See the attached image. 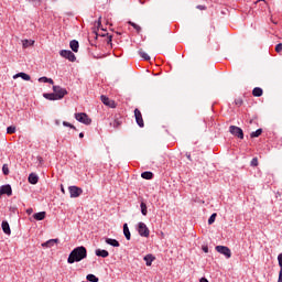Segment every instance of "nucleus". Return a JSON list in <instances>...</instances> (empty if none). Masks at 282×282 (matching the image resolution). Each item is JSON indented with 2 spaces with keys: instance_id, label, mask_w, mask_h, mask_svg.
Listing matches in <instances>:
<instances>
[{
  "instance_id": "nucleus-15",
  "label": "nucleus",
  "mask_w": 282,
  "mask_h": 282,
  "mask_svg": "<svg viewBox=\"0 0 282 282\" xmlns=\"http://www.w3.org/2000/svg\"><path fill=\"white\" fill-rule=\"evenodd\" d=\"M143 261H145V265L150 267L155 261V258L153 254L149 253L144 256Z\"/></svg>"
},
{
  "instance_id": "nucleus-8",
  "label": "nucleus",
  "mask_w": 282,
  "mask_h": 282,
  "mask_svg": "<svg viewBox=\"0 0 282 282\" xmlns=\"http://www.w3.org/2000/svg\"><path fill=\"white\" fill-rule=\"evenodd\" d=\"M68 193L72 198L80 197V195H83V188L73 185L68 187Z\"/></svg>"
},
{
  "instance_id": "nucleus-26",
  "label": "nucleus",
  "mask_w": 282,
  "mask_h": 282,
  "mask_svg": "<svg viewBox=\"0 0 282 282\" xmlns=\"http://www.w3.org/2000/svg\"><path fill=\"white\" fill-rule=\"evenodd\" d=\"M140 208H141V214L143 215V217H147V215L149 214V210H148V207H147V203L141 202Z\"/></svg>"
},
{
  "instance_id": "nucleus-2",
  "label": "nucleus",
  "mask_w": 282,
  "mask_h": 282,
  "mask_svg": "<svg viewBox=\"0 0 282 282\" xmlns=\"http://www.w3.org/2000/svg\"><path fill=\"white\" fill-rule=\"evenodd\" d=\"M75 120H77V122H82V124H91V118H89L85 112L75 113Z\"/></svg>"
},
{
  "instance_id": "nucleus-13",
  "label": "nucleus",
  "mask_w": 282,
  "mask_h": 282,
  "mask_svg": "<svg viewBox=\"0 0 282 282\" xmlns=\"http://www.w3.org/2000/svg\"><path fill=\"white\" fill-rule=\"evenodd\" d=\"M95 254L96 257H101V259H107V257H109V251L105 249H96Z\"/></svg>"
},
{
  "instance_id": "nucleus-7",
  "label": "nucleus",
  "mask_w": 282,
  "mask_h": 282,
  "mask_svg": "<svg viewBox=\"0 0 282 282\" xmlns=\"http://www.w3.org/2000/svg\"><path fill=\"white\" fill-rule=\"evenodd\" d=\"M215 250L218 251L219 254H224L226 259H230V257H232V251H230V248L226 246H216Z\"/></svg>"
},
{
  "instance_id": "nucleus-3",
  "label": "nucleus",
  "mask_w": 282,
  "mask_h": 282,
  "mask_svg": "<svg viewBox=\"0 0 282 282\" xmlns=\"http://www.w3.org/2000/svg\"><path fill=\"white\" fill-rule=\"evenodd\" d=\"M59 56H62V58H66L70 63H75V61H76V55L74 54V52H72L69 50L59 51Z\"/></svg>"
},
{
  "instance_id": "nucleus-31",
  "label": "nucleus",
  "mask_w": 282,
  "mask_h": 282,
  "mask_svg": "<svg viewBox=\"0 0 282 282\" xmlns=\"http://www.w3.org/2000/svg\"><path fill=\"white\" fill-rule=\"evenodd\" d=\"M121 122L118 119H115L113 121L110 122V127H113V129H118L120 127Z\"/></svg>"
},
{
  "instance_id": "nucleus-6",
  "label": "nucleus",
  "mask_w": 282,
  "mask_h": 282,
  "mask_svg": "<svg viewBox=\"0 0 282 282\" xmlns=\"http://www.w3.org/2000/svg\"><path fill=\"white\" fill-rule=\"evenodd\" d=\"M229 133L236 138H239V140H243V130L237 126H230Z\"/></svg>"
},
{
  "instance_id": "nucleus-33",
  "label": "nucleus",
  "mask_w": 282,
  "mask_h": 282,
  "mask_svg": "<svg viewBox=\"0 0 282 282\" xmlns=\"http://www.w3.org/2000/svg\"><path fill=\"white\" fill-rule=\"evenodd\" d=\"M87 281H90V282H98V276L94 275V274H88L86 276Z\"/></svg>"
},
{
  "instance_id": "nucleus-38",
  "label": "nucleus",
  "mask_w": 282,
  "mask_h": 282,
  "mask_svg": "<svg viewBox=\"0 0 282 282\" xmlns=\"http://www.w3.org/2000/svg\"><path fill=\"white\" fill-rule=\"evenodd\" d=\"M275 52L278 54H281V52H282V43H279L278 45H275Z\"/></svg>"
},
{
  "instance_id": "nucleus-47",
  "label": "nucleus",
  "mask_w": 282,
  "mask_h": 282,
  "mask_svg": "<svg viewBox=\"0 0 282 282\" xmlns=\"http://www.w3.org/2000/svg\"><path fill=\"white\" fill-rule=\"evenodd\" d=\"M62 193H65V188L62 186Z\"/></svg>"
},
{
  "instance_id": "nucleus-32",
  "label": "nucleus",
  "mask_w": 282,
  "mask_h": 282,
  "mask_svg": "<svg viewBox=\"0 0 282 282\" xmlns=\"http://www.w3.org/2000/svg\"><path fill=\"white\" fill-rule=\"evenodd\" d=\"M7 133H9V135H12V133H17V127H14V126L8 127Z\"/></svg>"
},
{
  "instance_id": "nucleus-21",
  "label": "nucleus",
  "mask_w": 282,
  "mask_h": 282,
  "mask_svg": "<svg viewBox=\"0 0 282 282\" xmlns=\"http://www.w3.org/2000/svg\"><path fill=\"white\" fill-rule=\"evenodd\" d=\"M29 183L30 184H39V175H36L35 173H31L29 175Z\"/></svg>"
},
{
  "instance_id": "nucleus-27",
  "label": "nucleus",
  "mask_w": 282,
  "mask_h": 282,
  "mask_svg": "<svg viewBox=\"0 0 282 282\" xmlns=\"http://www.w3.org/2000/svg\"><path fill=\"white\" fill-rule=\"evenodd\" d=\"M39 83H48L50 85H54V79L47 77H40Z\"/></svg>"
},
{
  "instance_id": "nucleus-25",
  "label": "nucleus",
  "mask_w": 282,
  "mask_h": 282,
  "mask_svg": "<svg viewBox=\"0 0 282 282\" xmlns=\"http://www.w3.org/2000/svg\"><path fill=\"white\" fill-rule=\"evenodd\" d=\"M138 53H139V56L143 58V61H151V56H149V54H147V52H144L142 48H140Z\"/></svg>"
},
{
  "instance_id": "nucleus-42",
  "label": "nucleus",
  "mask_w": 282,
  "mask_h": 282,
  "mask_svg": "<svg viewBox=\"0 0 282 282\" xmlns=\"http://www.w3.org/2000/svg\"><path fill=\"white\" fill-rule=\"evenodd\" d=\"M236 105H239V106L243 105V100L237 99V100H236Z\"/></svg>"
},
{
  "instance_id": "nucleus-28",
  "label": "nucleus",
  "mask_w": 282,
  "mask_h": 282,
  "mask_svg": "<svg viewBox=\"0 0 282 282\" xmlns=\"http://www.w3.org/2000/svg\"><path fill=\"white\" fill-rule=\"evenodd\" d=\"M141 177H142L143 180H153V174H152V172H143V173L141 174Z\"/></svg>"
},
{
  "instance_id": "nucleus-34",
  "label": "nucleus",
  "mask_w": 282,
  "mask_h": 282,
  "mask_svg": "<svg viewBox=\"0 0 282 282\" xmlns=\"http://www.w3.org/2000/svg\"><path fill=\"white\" fill-rule=\"evenodd\" d=\"M2 173L3 175H10V169L8 167V164L2 165Z\"/></svg>"
},
{
  "instance_id": "nucleus-1",
  "label": "nucleus",
  "mask_w": 282,
  "mask_h": 282,
  "mask_svg": "<svg viewBox=\"0 0 282 282\" xmlns=\"http://www.w3.org/2000/svg\"><path fill=\"white\" fill-rule=\"evenodd\" d=\"M83 259H87V248L80 246L70 251L67 263H78L83 261Z\"/></svg>"
},
{
  "instance_id": "nucleus-37",
  "label": "nucleus",
  "mask_w": 282,
  "mask_h": 282,
  "mask_svg": "<svg viewBox=\"0 0 282 282\" xmlns=\"http://www.w3.org/2000/svg\"><path fill=\"white\" fill-rule=\"evenodd\" d=\"M251 166H259V159H257V158H253L252 160H251Z\"/></svg>"
},
{
  "instance_id": "nucleus-14",
  "label": "nucleus",
  "mask_w": 282,
  "mask_h": 282,
  "mask_svg": "<svg viewBox=\"0 0 282 282\" xmlns=\"http://www.w3.org/2000/svg\"><path fill=\"white\" fill-rule=\"evenodd\" d=\"M1 226L4 235H12V230L10 229V224L7 220H3Z\"/></svg>"
},
{
  "instance_id": "nucleus-12",
  "label": "nucleus",
  "mask_w": 282,
  "mask_h": 282,
  "mask_svg": "<svg viewBox=\"0 0 282 282\" xmlns=\"http://www.w3.org/2000/svg\"><path fill=\"white\" fill-rule=\"evenodd\" d=\"M105 242L108 246H112V248H120V242L118 240L113 239V238H106Z\"/></svg>"
},
{
  "instance_id": "nucleus-11",
  "label": "nucleus",
  "mask_w": 282,
  "mask_h": 282,
  "mask_svg": "<svg viewBox=\"0 0 282 282\" xmlns=\"http://www.w3.org/2000/svg\"><path fill=\"white\" fill-rule=\"evenodd\" d=\"M0 194L8 195V197H10L12 195V186L10 184L2 185L0 187Z\"/></svg>"
},
{
  "instance_id": "nucleus-40",
  "label": "nucleus",
  "mask_w": 282,
  "mask_h": 282,
  "mask_svg": "<svg viewBox=\"0 0 282 282\" xmlns=\"http://www.w3.org/2000/svg\"><path fill=\"white\" fill-rule=\"evenodd\" d=\"M186 158H187V160H189V162H193V159L191 158V152H186Z\"/></svg>"
},
{
  "instance_id": "nucleus-41",
  "label": "nucleus",
  "mask_w": 282,
  "mask_h": 282,
  "mask_svg": "<svg viewBox=\"0 0 282 282\" xmlns=\"http://www.w3.org/2000/svg\"><path fill=\"white\" fill-rule=\"evenodd\" d=\"M202 250L203 252L208 253V246H203Z\"/></svg>"
},
{
  "instance_id": "nucleus-22",
  "label": "nucleus",
  "mask_w": 282,
  "mask_h": 282,
  "mask_svg": "<svg viewBox=\"0 0 282 282\" xmlns=\"http://www.w3.org/2000/svg\"><path fill=\"white\" fill-rule=\"evenodd\" d=\"M13 78H22V80H31L30 75L26 73H18L13 76Z\"/></svg>"
},
{
  "instance_id": "nucleus-5",
  "label": "nucleus",
  "mask_w": 282,
  "mask_h": 282,
  "mask_svg": "<svg viewBox=\"0 0 282 282\" xmlns=\"http://www.w3.org/2000/svg\"><path fill=\"white\" fill-rule=\"evenodd\" d=\"M53 91L57 96V100H63L67 96V89L61 86H53Z\"/></svg>"
},
{
  "instance_id": "nucleus-19",
  "label": "nucleus",
  "mask_w": 282,
  "mask_h": 282,
  "mask_svg": "<svg viewBox=\"0 0 282 282\" xmlns=\"http://www.w3.org/2000/svg\"><path fill=\"white\" fill-rule=\"evenodd\" d=\"M45 215H46L45 212L35 213V214L33 215V218H34L36 221H43V219H45Z\"/></svg>"
},
{
  "instance_id": "nucleus-46",
  "label": "nucleus",
  "mask_w": 282,
  "mask_h": 282,
  "mask_svg": "<svg viewBox=\"0 0 282 282\" xmlns=\"http://www.w3.org/2000/svg\"><path fill=\"white\" fill-rule=\"evenodd\" d=\"M79 138H85V133L80 132Z\"/></svg>"
},
{
  "instance_id": "nucleus-23",
  "label": "nucleus",
  "mask_w": 282,
  "mask_h": 282,
  "mask_svg": "<svg viewBox=\"0 0 282 282\" xmlns=\"http://www.w3.org/2000/svg\"><path fill=\"white\" fill-rule=\"evenodd\" d=\"M69 47L73 52H78V47H80V45L78 44V41L73 40L69 43Z\"/></svg>"
},
{
  "instance_id": "nucleus-44",
  "label": "nucleus",
  "mask_w": 282,
  "mask_h": 282,
  "mask_svg": "<svg viewBox=\"0 0 282 282\" xmlns=\"http://www.w3.org/2000/svg\"><path fill=\"white\" fill-rule=\"evenodd\" d=\"M28 215H32L33 210L32 208L26 209Z\"/></svg>"
},
{
  "instance_id": "nucleus-17",
  "label": "nucleus",
  "mask_w": 282,
  "mask_h": 282,
  "mask_svg": "<svg viewBox=\"0 0 282 282\" xmlns=\"http://www.w3.org/2000/svg\"><path fill=\"white\" fill-rule=\"evenodd\" d=\"M43 98H45L46 100H58L56 93H45L43 94Z\"/></svg>"
},
{
  "instance_id": "nucleus-4",
  "label": "nucleus",
  "mask_w": 282,
  "mask_h": 282,
  "mask_svg": "<svg viewBox=\"0 0 282 282\" xmlns=\"http://www.w3.org/2000/svg\"><path fill=\"white\" fill-rule=\"evenodd\" d=\"M138 234L140 235V237H149L151 235V230H149L147 224L141 221L138 224Z\"/></svg>"
},
{
  "instance_id": "nucleus-29",
  "label": "nucleus",
  "mask_w": 282,
  "mask_h": 282,
  "mask_svg": "<svg viewBox=\"0 0 282 282\" xmlns=\"http://www.w3.org/2000/svg\"><path fill=\"white\" fill-rule=\"evenodd\" d=\"M216 219H217V214L216 213L212 214L210 217L208 218V225L213 226Z\"/></svg>"
},
{
  "instance_id": "nucleus-35",
  "label": "nucleus",
  "mask_w": 282,
  "mask_h": 282,
  "mask_svg": "<svg viewBox=\"0 0 282 282\" xmlns=\"http://www.w3.org/2000/svg\"><path fill=\"white\" fill-rule=\"evenodd\" d=\"M129 23L132 28H134V30H137V32H140L142 30V28H140V25L135 24L134 22H129Z\"/></svg>"
},
{
  "instance_id": "nucleus-43",
  "label": "nucleus",
  "mask_w": 282,
  "mask_h": 282,
  "mask_svg": "<svg viewBox=\"0 0 282 282\" xmlns=\"http://www.w3.org/2000/svg\"><path fill=\"white\" fill-rule=\"evenodd\" d=\"M278 282H282V271L279 272Z\"/></svg>"
},
{
  "instance_id": "nucleus-18",
  "label": "nucleus",
  "mask_w": 282,
  "mask_h": 282,
  "mask_svg": "<svg viewBox=\"0 0 282 282\" xmlns=\"http://www.w3.org/2000/svg\"><path fill=\"white\" fill-rule=\"evenodd\" d=\"M123 235L127 239V241H131V231L129 230V225H123Z\"/></svg>"
},
{
  "instance_id": "nucleus-39",
  "label": "nucleus",
  "mask_w": 282,
  "mask_h": 282,
  "mask_svg": "<svg viewBox=\"0 0 282 282\" xmlns=\"http://www.w3.org/2000/svg\"><path fill=\"white\" fill-rule=\"evenodd\" d=\"M196 8L197 10H206V6H202V4H198Z\"/></svg>"
},
{
  "instance_id": "nucleus-48",
  "label": "nucleus",
  "mask_w": 282,
  "mask_h": 282,
  "mask_svg": "<svg viewBox=\"0 0 282 282\" xmlns=\"http://www.w3.org/2000/svg\"><path fill=\"white\" fill-rule=\"evenodd\" d=\"M29 1H34V0H29Z\"/></svg>"
},
{
  "instance_id": "nucleus-9",
  "label": "nucleus",
  "mask_w": 282,
  "mask_h": 282,
  "mask_svg": "<svg viewBox=\"0 0 282 282\" xmlns=\"http://www.w3.org/2000/svg\"><path fill=\"white\" fill-rule=\"evenodd\" d=\"M100 99H101V102L106 105V107H110V109H116V101L109 99V97L101 95Z\"/></svg>"
},
{
  "instance_id": "nucleus-45",
  "label": "nucleus",
  "mask_w": 282,
  "mask_h": 282,
  "mask_svg": "<svg viewBox=\"0 0 282 282\" xmlns=\"http://www.w3.org/2000/svg\"><path fill=\"white\" fill-rule=\"evenodd\" d=\"M199 282H208V279L202 278V279L199 280Z\"/></svg>"
},
{
  "instance_id": "nucleus-36",
  "label": "nucleus",
  "mask_w": 282,
  "mask_h": 282,
  "mask_svg": "<svg viewBox=\"0 0 282 282\" xmlns=\"http://www.w3.org/2000/svg\"><path fill=\"white\" fill-rule=\"evenodd\" d=\"M63 127H69V129H74L76 131V128L74 127V124H72L67 121H63Z\"/></svg>"
},
{
  "instance_id": "nucleus-20",
  "label": "nucleus",
  "mask_w": 282,
  "mask_h": 282,
  "mask_svg": "<svg viewBox=\"0 0 282 282\" xmlns=\"http://www.w3.org/2000/svg\"><path fill=\"white\" fill-rule=\"evenodd\" d=\"M252 96H254L256 98H261V96H263V89H261L260 87L253 88Z\"/></svg>"
},
{
  "instance_id": "nucleus-10",
  "label": "nucleus",
  "mask_w": 282,
  "mask_h": 282,
  "mask_svg": "<svg viewBox=\"0 0 282 282\" xmlns=\"http://www.w3.org/2000/svg\"><path fill=\"white\" fill-rule=\"evenodd\" d=\"M134 118L137 121V124H139V127H144V119H142V112H140V109H134Z\"/></svg>"
},
{
  "instance_id": "nucleus-24",
  "label": "nucleus",
  "mask_w": 282,
  "mask_h": 282,
  "mask_svg": "<svg viewBox=\"0 0 282 282\" xmlns=\"http://www.w3.org/2000/svg\"><path fill=\"white\" fill-rule=\"evenodd\" d=\"M32 45H34V41L33 40H23L22 41V47L24 50H28V47H32Z\"/></svg>"
},
{
  "instance_id": "nucleus-16",
  "label": "nucleus",
  "mask_w": 282,
  "mask_h": 282,
  "mask_svg": "<svg viewBox=\"0 0 282 282\" xmlns=\"http://www.w3.org/2000/svg\"><path fill=\"white\" fill-rule=\"evenodd\" d=\"M54 243H58V239H50L42 243V248H53Z\"/></svg>"
},
{
  "instance_id": "nucleus-30",
  "label": "nucleus",
  "mask_w": 282,
  "mask_h": 282,
  "mask_svg": "<svg viewBox=\"0 0 282 282\" xmlns=\"http://www.w3.org/2000/svg\"><path fill=\"white\" fill-rule=\"evenodd\" d=\"M261 133H263V129H258L253 132H251V138H259V135H261Z\"/></svg>"
}]
</instances>
